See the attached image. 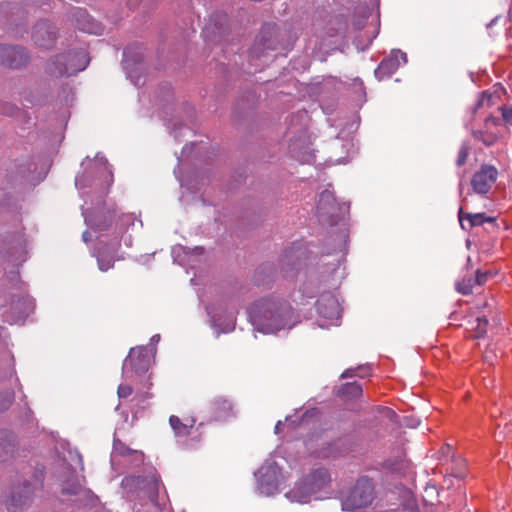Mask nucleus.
I'll return each mask as SVG.
<instances>
[{
    "label": "nucleus",
    "instance_id": "obj_1",
    "mask_svg": "<svg viewBox=\"0 0 512 512\" xmlns=\"http://www.w3.org/2000/svg\"><path fill=\"white\" fill-rule=\"evenodd\" d=\"M250 318L256 329L262 333L291 329L297 322L289 304L276 302L256 304L250 310Z\"/></svg>",
    "mask_w": 512,
    "mask_h": 512
},
{
    "label": "nucleus",
    "instance_id": "obj_2",
    "mask_svg": "<svg viewBox=\"0 0 512 512\" xmlns=\"http://www.w3.org/2000/svg\"><path fill=\"white\" fill-rule=\"evenodd\" d=\"M375 498L374 485L366 477L357 480L342 501L344 510L357 512L370 506Z\"/></svg>",
    "mask_w": 512,
    "mask_h": 512
},
{
    "label": "nucleus",
    "instance_id": "obj_3",
    "mask_svg": "<svg viewBox=\"0 0 512 512\" xmlns=\"http://www.w3.org/2000/svg\"><path fill=\"white\" fill-rule=\"evenodd\" d=\"M151 358L146 346L132 348L123 363V376L132 380L135 376L146 374L151 366Z\"/></svg>",
    "mask_w": 512,
    "mask_h": 512
},
{
    "label": "nucleus",
    "instance_id": "obj_4",
    "mask_svg": "<svg viewBox=\"0 0 512 512\" xmlns=\"http://www.w3.org/2000/svg\"><path fill=\"white\" fill-rule=\"evenodd\" d=\"M87 64L88 59L84 51L62 54L56 57L53 62L54 68H50V72L55 76H70L84 70Z\"/></svg>",
    "mask_w": 512,
    "mask_h": 512
},
{
    "label": "nucleus",
    "instance_id": "obj_5",
    "mask_svg": "<svg viewBox=\"0 0 512 512\" xmlns=\"http://www.w3.org/2000/svg\"><path fill=\"white\" fill-rule=\"evenodd\" d=\"M283 482L280 467L274 463H265L258 470V488L261 494L270 496L279 491Z\"/></svg>",
    "mask_w": 512,
    "mask_h": 512
},
{
    "label": "nucleus",
    "instance_id": "obj_6",
    "mask_svg": "<svg viewBox=\"0 0 512 512\" xmlns=\"http://www.w3.org/2000/svg\"><path fill=\"white\" fill-rule=\"evenodd\" d=\"M120 248V241L113 240L111 243L99 239L94 256L97 259L98 268L102 272H106L113 268L114 262L119 260L117 253Z\"/></svg>",
    "mask_w": 512,
    "mask_h": 512
},
{
    "label": "nucleus",
    "instance_id": "obj_7",
    "mask_svg": "<svg viewBox=\"0 0 512 512\" xmlns=\"http://www.w3.org/2000/svg\"><path fill=\"white\" fill-rule=\"evenodd\" d=\"M317 312L320 317L338 321L341 317V306L336 296L330 292L323 293L316 302Z\"/></svg>",
    "mask_w": 512,
    "mask_h": 512
},
{
    "label": "nucleus",
    "instance_id": "obj_8",
    "mask_svg": "<svg viewBox=\"0 0 512 512\" xmlns=\"http://www.w3.org/2000/svg\"><path fill=\"white\" fill-rule=\"evenodd\" d=\"M407 62V56L400 50H393L391 54L384 58L375 70L376 77L381 80L390 77L401 64Z\"/></svg>",
    "mask_w": 512,
    "mask_h": 512
},
{
    "label": "nucleus",
    "instance_id": "obj_9",
    "mask_svg": "<svg viewBox=\"0 0 512 512\" xmlns=\"http://www.w3.org/2000/svg\"><path fill=\"white\" fill-rule=\"evenodd\" d=\"M497 170L493 166L484 165L474 174L471 184L476 193L486 194L496 181Z\"/></svg>",
    "mask_w": 512,
    "mask_h": 512
},
{
    "label": "nucleus",
    "instance_id": "obj_10",
    "mask_svg": "<svg viewBox=\"0 0 512 512\" xmlns=\"http://www.w3.org/2000/svg\"><path fill=\"white\" fill-rule=\"evenodd\" d=\"M27 55L24 48L19 46L0 45V62L11 67L17 68L24 64Z\"/></svg>",
    "mask_w": 512,
    "mask_h": 512
},
{
    "label": "nucleus",
    "instance_id": "obj_11",
    "mask_svg": "<svg viewBox=\"0 0 512 512\" xmlns=\"http://www.w3.org/2000/svg\"><path fill=\"white\" fill-rule=\"evenodd\" d=\"M196 420L193 417H187L183 420L179 417L172 415L169 418V424L179 439H186L188 436L193 435L198 428L195 427Z\"/></svg>",
    "mask_w": 512,
    "mask_h": 512
},
{
    "label": "nucleus",
    "instance_id": "obj_12",
    "mask_svg": "<svg viewBox=\"0 0 512 512\" xmlns=\"http://www.w3.org/2000/svg\"><path fill=\"white\" fill-rule=\"evenodd\" d=\"M500 119L497 117H488L485 120V130H479L475 132V137L482 141L485 145H493L499 136Z\"/></svg>",
    "mask_w": 512,
    "mask_h": 512
},
{
    "label": "nucleus",
    "instance_id": "obj_13",
    "mask_svg": "<svg viewBox=\"0 0 512 512\" xmlns=\"http://www.w3.org/2000/svg\"><path fill=\"white\" fill-rule=\"evenodd\" d=\"M210 414L214 420H225L233 415V404L224 397H216L210 402Z\"/></svg>",
    "mask_w": 512,
    "mask_h": 512
},
{
    "label": "nucleus",
    "instance_id": "obj_14",
    "mask_svg": "<svg viewBox=\"0 0 512 512\" xmlns=\"http://www.w3.org/2000/svg\"><path fill=\"white\" fill-rule=\"evenodd\" d=\"M85 223L94 231H106L111 225L112 216L102 212L85 210L83 212Z\"/></svg>",
    "mask_w": 512,
    "mask_h": 512
},
{
    "label": "nucleus",
    "instance_id": "obj_15",
    "mask_svg": "<svg viewBox=\"0 0 512 512\" xmlns=\"http://www.w3.org/2000/svg\"><path fill=\"white\" fill-rule=\"evenodd\" d=\"M11 309L17 310L16 317L6 316V321L10 324L23 320L33 309V302L28 296L18 297L11 303Z\"/></svg>",
    "mask_w": 512,
    "mask_h": 512
},
{
    "label": "nucleus",
    "instance_id": "obj_16",
    "mask_svg": "<svg viewBox=\"0 0 512 512\" xmlns=\"http://www.w3.org/2000/svg\"><path fill=\"white\" fill-rule=\"evenodd\" d=\"M465 330L469 337L478 339L483 337L487 332L488 320L484 316H477L475 318H468L465 321Z\"/></svg>",
    "mask_w": 512,
    "mask_h": 512
},
{
    "label": "nucleus",
    "instance_id": "obj_17",
    "mask_svg": "<svg viewBox=\"0 0 512 512\" xmlns=\"http://www.w3.org/2000/svg\"><path fill=\"white\" fill-rule=\"evenodd\" d=\"M305 480L308 482L311 491L316 495L330 482V475L327 469L319 468L308 475Z\"/></svg>",
    "mask_w": 512,
    "mask_h": 512
},
{
    "label": "nucleus",
    "instance_id": "obj_18",
    "mask_svg": "<svg viewBox=\"0 0 512 512\" xmlns=\"http://www.w3.org/2000/svg\"><path fill=\"white\" fill-rule=\"evenodd\" d=\"M314 493L311 491L308 482L304 481L295 485L293 489L286 493V497L293 502L307 503L309 502Z\"/></svg>",
    "mask_w": 512,
    "mask_h": 512
},
{
    "label": "nucleus",
    "instance_id": "obj_19",
    "mask_svg": "<svg viewBox=\"0 0 512 512\" xmlns=\"http://www.w3.org/2000/svg\"><path fill=\"white\" fill-rule=\"evenodd\" d=\"M335 205H336V202H335V197H334L333 193L329 190H324L320 194L318 204H317V210H318L319 215H321V216L333 215L334 210H335Z\"/></svg>",
    "mask_w": 512,
    "mask_h": 512
},
{
    "label": "nucleus",
    "instance_id": "obj_20",
    "mask_svg": "<svg viewBox=\"0 0 512 512\" xmlns=\"http://www.w3.org/2000/svg\"><path fill=\"white\" fill-rule=\"evenodd\" d=\"M363 389L357 382H349L343 384L339 390L338 395L343 400L357 399L362 395Z\"/></svg>",
    "mask_w": 512,
    "mask_h": 512
},
{
    "label": "nucleus",
    "instance_id": "obj_21",
    "mask_svg": "<svg viewBox=\"0 0 512 512\" xmlns=\"http://www.w3.org/2000/svg\"><path fill=\"white\" fill-rule=\"evenodd\" d=\"M464 220H468L469 224H470V227H473V226L482 225L488 219L485 217V215L483 213H476V214L467 213V214H464L463 209L460 208L459 209V221H460L461 226L463 228H464V224H463Z\"/></svg>",
    "mask_w": 512,
    "mask_h": 512
},
{
    "label": "nucleus",
    "instance_id": "obj_22",
    "mask_svg": "<svg viewBox=\"0 0 512 512\" xmlns=\"http://www.w3.org/2000/svg\"><path fill=\"white\" fill-rule=\"evenodd\" d=\"M474 285V278L472 276H468L456 283V289L459 293L468 295L472 292Z\"/></svg>",
    "mask_w": 512,
    "mask_h": 512
},
{
    "label": "nucleus",
    "instance_id": "obj_23",
    "mask_svg": "<svg viewBox=\"0 0 512 512\" xmlns=\"http://www.w3.org/2000/svg\"><path fill=\"white\" fill-rule=\"evenodd\" d=\"M113 451L121 456H128L132 454H139L140 456H143L141 452H138L137 450H133L126 446L122 441L120 440H114L113 442Z\"/></svg>",
    "mask_w": 512,
    "mask_h": 512
},
{
    "label": "nucleus",
    "instance_id": "obj_24",
    "mask_svg": "<svg viewBox=\"0 0 512 512\" xmlns=\"http://www.w3.org/2000/svg\"><path fill=\"white\" fill-rule=\"evenodd\" d=\"M370 372V368L369 367H359L357 369H353V368H350V369H346L342 374H341V378L345 379V378H351V377H354L356 375H359L360 377H364L366 375H368Z\"/></svg>",
    "mask_w": 512,
    "mask_h": 512
},
{
    "label": "nucleus",
    "instance_id": "obj_25",
    "mask_svg": "<svg viewBox=\"0 0 512 512\" xmlns=\"http://www.w3.org/2000/svg\"><path fill=\"white\" fill-rule=\"evenodd\" d=\"M22 496H19V502L16 499V495H12L10 501L7 503V509L10 512H17L22 505L26 503V500L28 499L27 496L24 497V500H21Z\"/></svg>",
    "mask_w": 512,
    "mask_h": 512
},
{
    "label": "nucleus",
    "instance_id": "obj_26",
    "mask_svg": "<svg viewBox=\"0 0 512 512\" xmlns=\"http://www.w3.org/2000/svg\"><path fill=\"white\" fill-rule=\"evenodd\" d=\"M152 386L151 382H147V384L144 385V388L149 390ZM152 397V394L149 391L144 392H137L136 395L133 397L132 401H135L137 404H140Z\"/></svg>",
    "mask_w": 512,
    "mask_h": 512
},
{
    "label": "nucleus",
    "instance_id": "obj_27",
    "mask_svg": "<svg viewBox=\"0 0 512 512\" xmlns=\"http://www.w3.org/2000/svg\"><path fill=\"white\" fill-rule=\"evenodd\" d=\"M133 392V389L130 385L120 384L117 390V394L119 398H127Z\"/></svg>",
    "mask_w": 512,
    "mask_h": 512
},
{
    "label": "nucleus",
    "instance_id": "obj_28",
    "mask_svg": "<svg viewBox=\"0 0 512 512\" xmlns=\"http://www.w3.org/2000/svg\"><path fill=\"white\" fill-rule=\"evenodd\" d=\"M49 34V39L50 40H54L55 39V34L53 32H50L48 31V27L46 24H39L36 26V29H35V34H34V37H35V40L36 42H39V39H38V35L42 32V30H44Z\"/></svg>",
    "mask_w": 512,
    "mask_h": 512
},
{
    "label": "nucleus",
    "instance_id": "obj_29",
    "mask_svg": "<svg viewBox=\"0 0 512 512\" xmlns=\"http://www.w3.org/2000/svg\"><path fill=\"white\" fill-rule=\"evenodd\" d=\"M491 277V273L490 272H481L480 270H478L476 272V278L474 279L475 281V284L477 285H483L486 283L487 279Z\"/></svg>",
    "mask_w": 512,
    "mask_h": 512
},
{
    "label": "nucleus",
    "instance_id": "obj_30",
    "mask_svg": "<svg viewBox=\"0 0 512 512\" xmlns=\"http://www.w3.org/2000/svg\"><path fill=\"white\" fill-rule=\"evenodd\" d=\"M500 109L502 111L503 120L508 124H512V107H502Z\"/></svg>",
    "mask_w": 512,
    "mask_h": 512
},
{
    "label": "nucleus",
    "instance_id": "obj_31",
    "mask_svg": "<svg viewBox=\"0 0 512 512\" xmlns=\"http://www.w3.org/2000/svg\"><path fill=\"white\" fill-rule=\"evenodd\" d=\"M492 95L487 93V92H483L482 95H481V98L478 102V106L479 107H483L485 105L489 106L490 105V102L492 100Z\"/></svg>",
    "mask_w": 512,
    "mask_h": 512
},
{
    "label": "nucleus",
    "instance_id": "obj_32",
    "mask_svg": "<svg viewBox=\"0 0 512 512\" xmlns=\"http://www.w3.org/2000/svg\"><path fill=\"white\" fill-rule=\"evenodd\" d=\"M467 156V150L465 148H462L458 153L457 165L462 166L466 162Z\"/></svg>",
    "mask_w": 512,
    "mask_h": 512
},
{
    "label": "nucleus",
    "instance_id": "obj_33",
    "mask_svg": "<svg viewBox=\"0 0 512 512\" xmlns=\"http://www.w3.org/2000/svg\"><path fill=\"white\" fill-rule=\"evenodd\" d=\"M96 161L103 164L105 168L108 169V161L103 155L98 154L96 156Z\"/></svg>",
    "mask_w": 512,
    "mask_h": 512
},
{
    "label": "nucleus",
    "instance_id": "obj_34",
    "mask_svg": "<svg viewBox=\"0 0 512 512\" xmlns=\"http://www.w3.org/2000/svg\"><path fill=\"white\" fill-rule=\"evenodd\" d=\"M82 239L85 243H88L91 240V233L89 231H84L82 234Z\"/></svg>",
    "mask_w": 512,
    "mask_h": 512
},
{
    "label": "nucleus",
    "instance_id": "obj_35",
    "mask_svg": "<svg viewBox=\"0 0 512 512\" xmlns=\"http://www.w3.org/2000/svg\"><path fill=\"white\" fill-rule=\"evenodd\" d=\"M76 186L82 188L84 185L82 184V178L77 177L76 178Z\"/></svg>",
    "mask_w": 512,
    "mask_h": 512
},
{
    "label": "nucleus",
    "instance_id": "obj_36",
    "mask_svg": "<svg viewBox=\"0 0 512 512\" xmlns=\"http://www.w3.org/2000/svg\"><path fill=\"white\" fill-rule=\"evenodd\" d=\"M281 426H282V422L278 421L277 424L275 425V432L276 433H280V427Z\"/></svg>",
    "mask_w": 512,
    "mask_h": 512
},
{
    "label": "nucleus",
    "instance_id": "obj_37",
    "mask_svg": "<svg viewBox=\"0 0 512 512\" xmlns=\"http://www.w3.org/2000/svg\"><path fill=\"white\" fill-rule=\"evenodd\" d=\"M159 340H160V336H159V335H154V336L151 338V341H152V342H154V343H157Z\"/></svg>",
    "mask_w": 512,
    "mask_h": 512
},
{
    "label": "nucleus",
    "instance_id": "obj_38",
    "mask_svg": "<svg viewBox=\"0 0 512 512\" xmlns=\"http://www.w3.org/2000/svg\"><path fill=\"white\" fill-rule=\"evenodd\" d=\"M125 245L128 247H130L132 245L131 237H129L128 239H125Z\"/></svg>",
    "mask_w": 512,
    "mask_h": 512
},
{
    "label": "nucleus",
    "instance_id": "obj_39",
    "mask_svg": "<svg viewBox=\"0 0 512 512\" xmlns=\"http://www.w3.org/2000/svg\"><path fill=\"white\" fill-rule=\"evenodd\" d=\"M485 360L486 361H489V355H488V352L485 353V356H484Z\"/></svg>",
    "mask_w": 512,
    "mask_h": 512
},
{
    "label": "nucleus",
    "instance_id": "obj_40",
    "mask_svg": "<svg viewBox=\"0 0 512 512\" xmlns=\"http://www.w3.org/2000/svg\"><path fill=\"white\" fill-rule=\"evenodd\" d=\"M456 476H457V477H463L464 475H463V473H459V474H457Z\"/></svg>",
    "mask_w": 512,
    "mask_h": 512
},
{
    "label": "nucleus",
    "instance_id": "obj_41",
    "mask_svg": "<svg viewBox=\"0 0 512 512\" xmlns=\"http://www.w3.org/2000/svg\"><path fill=\"white\" fill-rule=\"evenodd\" d=\"M108 173H109L110 177L112 178V171L108 170Z\"/></svg>",
    "mask_w": 512,
    "mask_h": 512
},
{
    "label": "nucleus",
    "instance_id": "obj_42",
    "mask_svg": "<svg viewBox=\"0 0 512 512\" xmlns=\"http://www.w3.org/2000/svg\"><path fill=\"white\" fill-rule=\"evenodd\" d=\"M84 30H86V28L83 27ZM88 32H93L91 29H87Z\"/></svg>",
    "mask_w": 512,
    "mask_h": 512
}]
</instances>
